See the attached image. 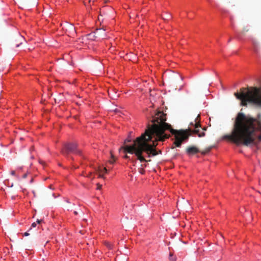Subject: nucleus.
Masks as SVG:
<instances>
[{
    "mask_svg": "<svg viewBox=\"0 0 261 261\" xmlns=\"http://www.w3.org/2000/svg\"><path fill=\"white\" fill-rule=\"evenodd\" d=\"M166 114L162 111H157L152 115L147 124V128L144 133L134 141L132 145H125L120 148L124 149V152L130 154H135L138 160L141 162H147L142 156V153L145 152L150 157L151 155L155 156L159 154L155 149L158 145L157 142L164 141L169 137L170 135L165 133L166 130L174 135L175 141L174 144L176 147H180L182 142L187 139L190 134H195L199 137L205 136V127L201 128L199 123L195 122L194 124L191 123L194 128H189L186 131L177 130L173 129L169 123L166 122Z\"/></svg>",
    "mask_w": 261,
    "mask_h": 261,
    "instance_id": "f257e3e1",
    "label": "nucleus"
},
{
    "mask_svg": "<svg viewBox=\"0 0 261 261\" xmlns=\"http://www.w3.org/2000/svg\"><path fill=\"white\" fill-rule=\"evenodd\" d=\"M224 138L237 145L257 146L261 142V121L243 113H239L236 117L231 134Z\"/></svg>",
    "mask_w": 261,
    "mask_h": 261,
    "instance_id": "f03ea898",
    "label": "nucleus"
},
{
    "mask_svg": "<svg viewBox=\"0 0 261 261\" xmlns=\"http://www.w3.org/2000/svg\"><path fill=\"white\" fill-rule=\"evenodd\" d=\"M234 95L241 100V105L243 106H247V102H249L261 107V90L258 88H253L251 90L242 88L240 92H236Z\"/></svg>",
    "mask_w": 261,
    "mask_h": 261,
    "instance_id": "7ed1b4c3",
    "label": "nucleus"
},
{
    "mask_svg": "<svg viewBox=\"0 0 261 261\" xmlns=\"http://www.w3.org/2000/svg\"><path fill=\"white\" fill-rule=\"evenodd\" d=\"M61 152L63 155L67 156L69 153L81 154V151L77 148L76 143L72 142L65 143L61 149Z\"/></svg>",
    "mask_w": 261,
    "mask_h": 261,
    "instance_id": "20e7f679",
    "label": "nucleus"
},
{
    "mask_svg": "<svg viewBox=\"0 0 261 261\" xmlns=\"http://www.w3.org/2000/svg\"><path fill=\"white\" fill-rule=\"evenodd\" d=\"M186 152L189 156H191L199 152L200 150L197 147L195 146H191L187 148Z\"/></svg>",
    "mask_w": 261,
    "mask_h": 261,
    "instance_id": "39448f33",
    "label": "nucleus"
},
{
    "mask_svg": "<svg viewBox=\"0 0 261 261\" xmlns=\"http://www.w3.org/2000/svg\"><path fill=\"white\" fill-rule=\"evenodd\" d=\"M253 46V51L255 54L258 56H259V48L258 46V43L255 41H252Z\"/></svg>",
    "mask_w": 261,
    "mask_h": 261,
    "instance_id": "423d86ee",
    "label": "nucleus"
},
{
    "mask_svg": "<svg viewBox=\"0 0 261 261\" xmlns=\"http://www.w3.org/2000/svg\"><path fill=\"white\" fill-rule=\"evenodd\" d=\"M107 172V169H106V168H99L98 169L99 176L100 177L103 178V173H106Z\"/></svg>",
    "mask_w": 261,
    "mask_h": 261,
    "instance_id": "0eeeda50",
    "label": "nucleus"
},
{
    "mask_svg": "<svg viewBox=\"0 0 261 261\" xmlns=\"http://www.w3.org/2000/svg\"><path fill=\"white\" fill-rule=\"evenodd\" d=\"M111 159L109 160V162L111 164H113L115 162V158L112 152H111Z\"/></svg>",
    "mask_w": 261,
    "mask_h": 261,
    "instance_id": "6e6552de",
    "label": "nucleus"
},
{
    "mask_svg": "<svg viewBox=\"0 0 261 261\" xmlns=\"http://www.w3.org/2000/svg\"><path fill=\"white\" fill-rule=\"evenodd\" d=\"M131 133H132V132H130L129 135L128 137V138L124 140V144H126V143L131 142L132 139H131V138L130 137V135Z\"/></svg>",
    "mask_w": 261,
    "mask_h": 261,
    "instance_id": "1a4fd4ad",
    "label": "nucleus"
},
{
    "mask_svg": "<svg viewBox=\"0 0 261 261\" xmlns=\"http://www.w3.org/2000/svg\"><path fill=\"white\" fill-rule=\"evenodd\" d=\"M169 260L170 261H175L176 260L175 257L173 256V254L171 253H170V255H169Z\"/></svg>",
    "mask_w": 261,
    "mask_h": 261,
    "instance_id": "9d476101",
    "label": "nucleus"
},
{
    "mask_svg": "<svg viewBox=\"0 0 261 261\" xmlns=\"http://www.w3.org/2000/svg\"><path fill=\"white\" fill-rule=\"evenodd\" d=\"M105 245L109 248V249H111L112 248V245L110 243L108 242H105Z\"/></svg>",
    "mask_w": 261,
    "mask_h": 261,
    "instance_id": "9b49d317",
    "label": "nucleus"
},
{
    "mask_svg": "<svg viewBox=\"0 0 261 261\" xmlns=\"http://www.w3.org/2000/svg\"><path fill=\"white\" fill-rule=\"evenodd\" d=\"M211 148L210 147L208 148H207L206 150H205V151H203L201 152V153L202 154H205V153H206L207 152H209L211 150Z\"/></svg>",
    "mask_w": 261,
    "mask_h": 261,
    "instance_id": "f8f14e48",
    "label": "nucleus"
},
{
    "mask_svg": "<svg viewBox=\"0 0 261 261\" xmlns=\"http://www.w3.org/2000/svg\"><path fill=\"white\" fill-rule=\"evenodd\" d=\"M248 31H249V28H248V27H245L243 28L242 33H244V32H248Z\"/></svg>",
    "mask_w": 261,
    "mask_h": 261,
    "instance_id": "ddd939ff",
    "label": "nucleus"
},
{
    "mask_svg": "<svg viewBox=\"0 0 261 261\" xmlns=\"http://www.w3.org/2000/svg\"><path fill=\"white\" fill-rule=\"evenodd\" d=\"M110 97L113 99H116L118 97V95L112 94Z\"/></svg>",
    "mask_w": 261,
    "mask_h": 261,
    "instance_id": "4468645a",
    "label": "nucleus"
},
{
    "mask_svg": "<svg viewBox=\"0 0 261 261\" xmlns=\"http://www.w3.org/2000/svg\"><path fill=\"white\" fill-rule=\"evenodd\" d=\"M101 32L103 33V31H101L100 29L97 30L96 32V34L99 35L101 34Z\"/></svg>",
    "mask_w": 261,
    "mask_h": 261,
    "instance_id": "2eb2a0df",
    "label": "nucleus"
},
{
    "mask_svg": "<svg viewBox=\"0 0 261 261\" xmlns=\"http://www.w3.org/2000/svg\"><path fill=\"white\" fill-rule=\"evenodd\" d=\"M102 185L99 184H97V189L100 190L101 188Z\"/></svg>",
    "mask_w": 261,
    "mask_h": 261,
    "instance_id": "dca6fc26",
    "label": "nucleus"
},
{
    "mask_svg": "<svg viewBox=\"0 0 261 261\" xmlns=\"http://www.w3.org/2000/svg\"><path fill=\"white\" fill-rule=\"evenodd\" d=\"M11 174L12 175H15V171L14 170H12L11 171Z\"/></svg>",
    "mask_w": 261,
    "mask_h": 261,
    "instance_id": "f3484780",
    "label": "nucleus"
},
{
    "mask_svg": "<svg viewBox=\"0 0 261 261\" xmlns=\"http://www.w3.org/2000/svg\"><path fill=\"white\" fill-rule=\"evenodd\" d=\"M36 223L34 222V223H33L32 224V227H36Z\"/></svg>",
    "mask_w": 261,
    "mask_h": 261,
    "instance_id": "a211bd4d",
    "label": "nucleus"
},
{
    "mask_svg": "<svg viewBox=\"0 0 261 261\" xmlns=\"http://www.w3.org/2000/svg\"><path fill=\"white\" fill-rule=\"evenodd\" d=\"M111 92H113V91H112ZM108 92H109V95H110V96H111L112 94H113V92L110 93V90L108 91Z\"/></svg>",
    "mask_w": 261,
    "mask_h": 261,
    "instance_id": "6ab92c4d",
    "label": "nucleus"
},
{
    "mask_svg": "<svg viewBox=\"0 0 261 261\" xmlns=\"http://www.w3.org/2000/svg\"><path fill=\"white\" fill-rule=\"evenodd\" d=\"M145 171L143 169H141L140 172L141 174H143L144 173Z\"/></svg>",
    "mask_w": 261,
    "mask_h": 261,
    "instance_id": "aec40b11",
    "label": "nucleus"
},
{
    "mask_svg": "<svg viewBox=\"0 0 261 261\" xmlns=\"http://www.w3.org/2000/svg\"><path fill=\"white\" fill-rule=\"evenodd\" d=\"M29 235V233L27 232H25L24 234H23V236H28Z\"/></svg>",
    "mask_w": 261,
    "mask_h": 261,
    "instance_id": "412c9836",
    "label": "nucleus"
},
{
    "mask_svg": "<svg viewBox=\"0 0 261 261\" xmlns=\"http://www.w3.org/2000/svg\"><path fill=\"white\" fill-rule=\"evenodd\" d=\"M27 174L26 173V174H24L23 175L22 177H23V178H26V177H27Z\"/></svg>",
    "mask_w": 261,
    "mask_h": 261,
    "instance_id": "4be33fe9",
    "label": "nucleus"
},
{
    "mask_svg": "<svg viewBox=\"0 0 261 261\" xmlns=\"http://www.w3.org/2000/svg\"><path fill=\"white\" fill-rule=\"evenodd\" d=\"M40 222H41V220H38H38H37V223H38V224H39V223H40Z\"/></svg>",
    "mask_w": 261,
    "mask_h": 261,
    "instance_id": "5701e85b",
    "label": "nucleus"
},
{
    "mask_svg": "<svg viewBox=\"0 0 261 261\" xmlns=\"http://www.w3.org/2000/svg\"><path fill=\"white\" fill-rule=\"evenodd\" d=\"M70 28H71V29H72V30H75L73 26H71Z\"/></svg>",
    "mask_w": 261,
    "mask_h": 261,
    "instance_id": "b1692460",
    "label": "nucleus"
},
{
    "mask_svg": "<svg viewBox=\"0 0 261 261\" xmlns=\"http://www.w3.org/2000/svg\"><path fill=\"white\" fill-rule=\"evenodd\" d=\"M124 158H126V159H128L129 158V156H127V155H125Z\"/></svg>",
    "mask_w": 261,
    "mask_h": 261,
    "instance_id": "393cba45",
    "label": "nucleus"
},
{
    "mask_svg": "<svg viewBox=\"0 0 261 261\" xmlns=\"http://www.w3.org/2000/svg\"><path fill=\"white\" fill-rule=\"evenodd\" d=\"M74 214L75 215H77V212L76 211H74Z\"/></svg>",
    "mask_w": 261,
    "mask_h": 261,
    "instance_id": "a878e982",
    "label": "nucleus"
},
{
    "mask_svg": "<svg viewBox=\"0 0 261 261\" xmlns=\"http://www.w3.org/2000/svg\"><path fill=\"white\" fill-rule=\"evenodd\" d=\"M20 39L22 40L23 38L21 36H19L18 37Z\"/></svg>",
    "mask_w": 261,
    "mask_h": 261,
    "instance_id": "bb28decb",
    "label": "nucleus"
},
{
    "mask_svg": "<svg viewBox=\"0 0 261 261\" xmlns=\"http://www.w3.org/2000/svg\"><path fill=\"white\" fill-rule=\"evenodd\" d=\"M20 44H21V42H20L19 44H17L16 47H18L19 46Z\"/></svg>",
    "mask_w": 261,
    "mask_h": 261,
    "instance_id": "cd10ccee",
    "label": "nucleus"
},
{
    "mask_svg": "<svg viewBox=\"0 0 261 261\" xmlns=\"http://www.w3.org/2000/svg\"><path fill=\"white\" fill-rule=\"evenodd\" d=\"M33 178H32V179H31V182H33Z\"/></svg>",
    "mask_w": 261,
    "mask_h": 261,
    "instance_id": "c85d7f7f",
    "label": "nucleus"
},
{
    "mask_svg": "<svg viewBox=\"0 0 261 261\" xmlns=\"http://www.w3.org/2000/svg\"><path fill=\"white\" fill-rule=\"evenodd\" d=\"M231 38H230V39H229V40H228V42H230V40H231Z\"/></svg>",
    "mask_w": 261,
    "mask_h": 261,
    "instance_id": "c756f323",
    "label": "nucleus"
},
{
    "mask_svg": "<svg viewBox=\"0 0 261 261\" xmlns=\"http://www.w3.org/2000/svg\"><path fill=\"white\" fill-rule=\"evenodd\" d=\"M91 0H89V3H90V2H91ZM93 1H94V0H93Z\"/></svg>",
    "mask_w": 261,
    "mask_h": 261,
    "instance_id": "7c9ffc66",
    "label": "nucleus"
},
{
    "mask_svg": "<svg viewBox=\"0 0 261 261\" xmlns=\"http://www.w3.org/2000/svg\"><path fill=\"white\" fill-rule=\"evenodd\" d=\"M159 153H161V150L159 151Z\"/></svg>",
    "mask_w": 261,
    "mask_h": 261,
    "instance_id": "2f4dec72",
    "label": "nucleus"
}]
</instances>
